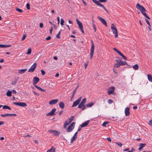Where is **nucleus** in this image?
<instances>
[{
  "mask_svg": "<svg viewBox=\"0 0 152 152\" xmlns=\"http://www.w3.org/2000/svg\"><path fill=\"white\" fill-rule=\"evenodd\" d=\"M113 50L116 52L119 55L121 53L120 51L118 50L117 49L115 48H113Z\"/></svg>",
  "mask_w": 152,
  "mask_h": 152,
  "instance_id": "obj_35",
  "label": "nucleus"
},
{
  "mask_svg": "<svg viewBox=\"0 0 152 152\" xmlns=\"http://www.w3.org/2000/svg\"><path fill=\"white\" fill-rule=\"evenodd\" d=\"M63 113V110H61V111H60V112L59 113V115H61Z\"/></svg>",
  "mask_w": 152,
  "mask_h": 152,
  "instance_id": "obj_59",
  "label": "nucleus"
},
{
  "mask_svg": "<svg viewBox=\"0 0 152 152\" xmlns=\"http://www.w3.org/2000/svg\"><path fill=\"white\" fill-rule=\"evenodd\" d=\"M56 148L54 146H53L49 150L47 151L46 152H55Z\"/></svg>",
  "mask_w": 152,
  "mask_h": 152,
  "instance_id": "obj_19",
  "label": "nucleus"
},
{
  "mask_svg": "<svg viewBox=\"0 0 152 152\" xmlns=\"http://www.w3.org/2000/svg\"><path fill=\"white\" fill-rule=\"evenodd\" d=\"M36 88H37V89H38L40 91H45V90L43 89H42V88H40V87L38 86L37 85H35L34 86Z\"/></svg>",
  "mask_w": 152,
  "mask_h": 152,
  "instance_id": "obj_26",
  "label": "nucleus"
},
{
  "mask_svg": "<svg viewBox=\"0 0 152 152\" xmlns=\"http://www.w3.org/2000/svg\"><path fill=\"white\" fill-rule=\"evenodd\" d=\"M113 71L115 73V74H117V69H115V68H113Z\"/></svg>",
  "mask_w": 152,
  "mask_h": 152,
  "instance_id": "obj_56",
  "label": "nucleus"
},
{
  "mask_svg": "<svg viewBox=\"0 0 152 152\" xmlns=\"http://www.w3.org/2000/svg\"><path fill=\"white\" fill-rule=\"evenodd\" d=\"M81 99L82 97H80L77 100L75 101L72 106V107L77 106L78 104L80 102Z\"/></svg>",
  "mask_w": 152,
  "mask_h": 152,
  "instance_id": "obj_8",
  "label": "nucleus"
},
{
  "mask_svg": "<svg viewBox=\"0 0 152 152\" xmlns=\"http://www.w3.org/2000/svg\"><path fill=\"white\" fill-rule=\"evenodd\" d=\"M92 0L96 4L102 7L107 13H109V12L107 10L103 4L100 3L99 2V1L100 2H106L107 1V0H99V1L96 0Z\"/></svg>",
  "mask_w": 152,
  "mask_h": 152,
  "instance_id": "obj_2",
  "label": "nucleus"
},
{
  "mask_svg": "<svg viewBox=\"0 0 152 152\" xmlns=\"http://www.w3.org/2000/svg\"><path fill=\"white\" fill-rule=\"evenodd\" d=\"M129 148H126V149H125L124 150V151H128L129 150Z\"/></svg>",
  "mask_w": 152,
  "mask_h": 152,
  "instance_id": "obj_63",
  "label": "nucleus"
},
{
  "mask_svg": "<svg viewBox=\"0 0 152 152\" xmlns=\"http://www.w3.org/2000/svg\"><path fill=\"white\" fill-rule=\"evenodd\" d=\"M58 101V99H52L49 102V104L50 105L55 104H57Z\"/></svg>",
  "mask_w": 152,
  "mask_h": 152,
  "instance_id": "obj_11",
  "label": "nucleus"
},
{
  "mask_svg": "<svg viewBox=\"0 0 152 152\" xmlns=\"http://www.w3.org/2000/svg\"><path fill=\"white\" fill-rule=\"evenodd\" d=\"M119 61L120 62L121 65H124L127 64V63L126 61H123L121 60H120Z\"/></svg>",
  "mask_w": 152,
  "mask_h": 152,
  "instance_id": "obj_30",
  "label": "nucleus"
},
{
  "mask_svg": "<svg viewBox=\"0 0 152 152\" xmlns=\"http://www.w3.org/2000/svg\"><path fill=\"white\" fill-rule=\"evenodd\" d=\"M39 27L41 28H42L43 27V25L42 23H41L39 24Z\"/></svg>",
  "mask_w": 152,
  "mask_h": 152,
  "instance_id": "obj_52",
  "label": "nucleus"
},
{
  "mask_svg": "<svg viewBox=\"0 0 152 152\" xmlns=\"http://www.w3.org/2000/svg\"><path fill=\"white\" fill-rule=\"evenodd\" d=\"M41 71L42 75H44L45 74V72L44 70H41Z\"/></svg>",
  "mask_w": 152,
  "mask_h": 152,
  "instance_id": "obj_49",
  "label": "nucleus"
},
{
  "mask_svg": "<svg viewBox=\"0 0 152 152\" xmlns=\"http://www.w3.org/2000/svg\"><path fill=\"white\" fill-rule=\"evenodd\" d=\"M50 133H52L54 135L56 136H58L59 134L58 132L56 131L53 130H49L48 131Z\"/></svg>",
  "mask_w": 152,
  "mask_h": 152,
  "instance_id": "obj_14",
  "label": "nucleus"
},
{
  "mask_svg": "<svg viewBox=\"0 0 152 152\" xmlns=\"http://www.w3.org/2000/svg\"><path fill=\"white\" fill-rule=\"evenodd\" d=\"M120 55L126 61L127 60V58L122 53H121L120 54Z\"/></svg>",
  "mask_w": 152,
  "mask_h": 152,
  "instance_id": "obj_38",
  "label": "nucleus"
},
{
  "mask_svg": "<svg viewBox=\"0 0 152 152\" xmlns=\"http://www.w3.org/2000/svg\"><path fill=\"white\" fill-rule=\"evenodd\" d=\"M16 10L17 11L19 12H20L21 13L23 12V10H22L19 9L18 8H16Z\"/></svg>",
  "mask_w": 152,
  "mask_h": 152,
  "instance_id": "obj_44",
  "label": "nucleus"
},
{
  "mask_svg": "<svg viewBox=\"0 0 152 152\" xmlns=\"http://www.w3.org/2000/svg\"><path fill=\"white\" fill-rule=\"evenodd\" d=\"M3 109H8L10 110L11 109L9 106L6 105H4L3 106Z\"/></svg>",
  "mask_w": 152,
  "mask_h": 152,
  "instance_id": "obj_31",
  "label": "nucleus"
},
{
  "mask_svg": "<svg viewBox=\"0 0 152 152\" xmlns=\"http://www.w3.org/2000/svg\"><path fill=\"white\" fill-rule=\"evenodd\" d=\"M64 21L63 20V19L62 18H61V25H63L64 24Z\"/></svg>",
  "mask_w": 152,
  "mask_h": 152,
  "instance_id": "obj_45",
  "label": "nucleus"
},
{
  "mask_svg": "<svg viewBox=\"0 0 152 152\" xmlns=\"http://www.w3.org/2000/svg\"><path fill=\"white\" fill-rule=\"evenodd\" d=\"M148 124L149 125L152 126V120H151L149 121Z\"/></svg>",
  "mask_w": 152,
  "mask_h": 152,
  "instance_id": "obj_50",
  "label": "nucleus"
},
{
  "mask_svg": "<svg viewBox=\"0 0 152 152\" xmlns=\"http://www.w3.org/2000/svg\"><path fill=\"white\" fill-rule=\"evenodd\" d=\"M84 105H84L83 104H82L81 103H80V104L78 105V107L79 108H81L82 107H83L84 106Z\"/></svg>",
  "mask_w": 152,
  "mask_h": 152,
  "instance_id": "obj_42",
  "label": "nucleus"
},
{
  "mask_svg": "<svg viewBox=\"0 0 152 152\" xmlns=\"http://www.w3.org/2000/svg\"><path fill=\"white\" fill-rule=\"evenodd\" d=\"M78 27L80 29L83 28V26L82 24H81L80 25H79Z\"/></svg>",
  "mask_w": 152,
  "mask_h": 152,
  "instance_id": "obj_54",
  "label": "nucleus"
},
{
  "mask_svg": "<svg viewBox=\"0 0 152 152\" xmlns=\"http://www.w3.org/2000/svg\"><path fill=\"white\" fill-rule=\"evenodd\" d=\"M98 19L100 20L102 23L105 25L106 26H107V25L106 21L103 18L100 16L97 17Z\"/></svg>",
  "mask_w": 152,
  "mask_h": 152,
  "instance_id": "obj_10",
  "label": "nucleus"
},
{
  "mask_svg": "<svg viewBox=\"0 0 152 152\" xmlns=\"http://www.w3.org/2000/svg\"><path fill=\"white\" fill-rule=\"evenodd\" d=\"M145 21L149 25V26L150 27L151 26V25H150V23L149 22V20H147V19H145Z\"/></svg>",
  "mask_w": 152,
  "mask_h": 152,
  "instance_id": "obj_48",
  "label": "nucleus"
},
{
  "mask_svg": "<svg viewBox=\"0 0 152 152\" xmlns=\"http://www.w3.org/2000/svg\"><path fill=\"white\" fill-rule=\"evenodd\" d=\"M94 104L93 103L91 102L86 104V106L87 107H90L94 105Z\"/></svg>",
  "mask_w": 152,
  "mask_h": 152,
  "instance_id": "obj_29",
  "label": "nucleus"
},
{
  "mask_svg": "<svg viewBox=\"0 0 152 152\" xmlns=\"http://www.w3.org/2000/svg\"><path fill=\"white\" fill-rule=\"evenodd\" d=\"M119 61H120V60H116L115 61L117 62V63L114 65V67L118 68L121 66L120 62Z\"/></svg>",
  "mask_w": 152,
  "mask_h": 152,
  "instance_id": "obj_18",
  "label": "nucleus"
},
{
  "mask_svg": "<svg viewBox=\"0 0 152 152\" xmlns=\"http://www.w3.org/2000/svg\"><path fill=\"white\" fill-rule=\"evenodd\" d=\"M1 116L2 117H4L6 116H10V114L8 113H6L4 114H1Z\"/></svg>",
  "mask_w": 152,
  "mask_h": 152,
  "instance_id": "obj_36",
  "label": "nucleus"
},
{
  "mask_svg": "<svg viewBox=\"0 0 152 152\" xmlns=\"http://www.w3.org/2000/svg\"><path fill=\"white\" fill-rule=\"evenodd\" d=\"M76 21L78 26L82 24V23L80 21H79L77 18L76 19Z\"/></svg>",
  "mask_w": 152,
  "mask_h": 152,
  "instance_id": "obj_41",
  "label": "nucleus"
},
{
  "mask_svg": "<svg viewBox=\"0 0 152 152\" xmlns=\"http://www.w3.org/2000/svg\"><path fill=\"white\" fill-rule=\"evenodd\" d=\"M59 106L62 109H64V107L65 104L64 102H60L59 103Z\"/></svg>",
  "mask_w": 152,
  "mask_h": 152,
  "instance_id": "obj_21",
  "label": "nucleus"
},
{
  "mask_svg": "<svg viewBox=\"0 0 152 152\" xmlns=\"http://www.w3.org/2000/svg\"><path fill=\"white\" fill-rule=\"evenodd\" d=\"M111 28L114 34H115V37L116 38L118 36V31L115 25L114 24H112L111 25Z\"/></svg>",
  "mask_w": 152,
  "mask_h": 152,
  "instance_id": "obj_3",
  "label": "nucleus"
},
{
  "mask_svg": "<svg viewBox=\"0 0 152 152\" xmlns=\"http://www.w3.org/2000/svg\"><path fill=\"white\" fill-rule=\"evenodd\" d=\"M26 36L25 34H24L23 35V37L22 38V40H23L25 39V38H26Z\"/></svg>",
  "mask_w": 152,
  "mask_h": 152,
  "instance_id": "obj_55",
  "label": "nucleus"
},
{
  "mask_svg": "<svg viewBox=\"0 0 152 152\" xmlns=\"http://www.w3.org/2000/svg\"><path fill=\"white\" fill-rule=\"evenodd\" d=\"M86 98H84L82 100L81 103L82 104H83L85 105V103H86Z\"/></svg>",
  "mask_w": 152,
  "mask_h": 152,
  "instance_id": "obj_40",
  "label": "nucleus"
},
{
  "mask_svg": "<svg viewBox=\"0 0 152 152\" xmlns=\"http://www.w3.org/2000/svg\"><path fill=\"white\" fill-rule=\"evenodd\" d=\"M75 124V122L72 123L66 129V131L67 132H72L74 128Z\"/></svg>",
  "mask_w": 152,
  "mask_h": 152,
  "instance_id": "obj_4",
  "label": "nucleus"
},
{
  "mask_svg": "<svg viewBox=\"0 0 152 152\" xmlns=\"http://www.w3.org/2000/svg\"><path fill=\"white\" fill-rule=\"evenodd\" d=\"M36 66L37 64L36 63H34L31 66L30 68L28 70V72H33L36 69Z\"/></svg>",
  "mask_w": 152,
  "mask_h": 152,
  "instance_id": "obj_7",
  "label": "nucleus"
},
{
  "mask_svg": "<svg viewBox=\"0 0 152 152\" xmlns=\"http://www.w3.org/2000/svg\"><path fill=\"white\" fill-rule=\"evenodd\" d=\"M12 93V91H10V90H8L6 93L7 96H11L12 95V94H11Z\"/></svg>",
  "mask_w": 152,
  "mask_h": 152,
  "instance_id": "obj_27",
  "label": "nucleus"
},
{
  "mask_svg": "<svg viewBox=\"0 0 152 152\" xmlns=\"http://www.w3.org/2000/svg\"><path fill=\"white\" fill-rule=\"evenodd\" d=\"M27 70V69H20L18 70V72L20 74H23Z\"/></svg>",
  "mask_w": 152,
  "mask_h": 152,
  "instance_id": "obj_20",
  "label": "nucleus"
},
{
  "mask_svg": "<svg viewBox=\"0 0 152 152\" xmlns=\"http://www.w3.org/2000/svg\"><path fill=\"white\" fill-rule=\"evenodd\" d=\"M94 45L93 43V42L92 41L91 43V48L90 50V58L91 59L92 58V57L93 56L94 53Z\"/></svg>",
  "mask_w": 152,
  "mask_h": 152,
  "instance_id": "obj_5",
  "label": "nucleus"
},
{
  "mask_svg": "<svg viewBox=\"0 0 152 152\" xmlns=\"http://www.w3.org/2000/svg\"><path fill=\"white\" fill-rule=\"evenodd\" d=\"M18 78L15 77L14 79V80L12 82V85H14L16 84V83L18 81Z\"/></svg>",
  "mask_w": 152,
  "mask_h": 152,
  "instance_id": "obj_23",
  "label": "nucleus"
},
{
  "mask_svg": "<svg viewBox=\"0 0 152 152\" xmlns=\"http://www.w3.org/2000/svg\"><path fill=\"white\" fill-rule=\"evenodd\" d=\"M56 109L55 108H54L51 110V111L48 113L46 115L47 116H53L54 115V113L56 111Z\"/></svg>",
  "mask_w": 152,
  "mask_h": 152,
  "instance_id": "obj_13",
  "label": "nucleus"
},
{
  "mask_svg": "<svg viewBox=\"0 0 152 152\" xmlns=\"http://www.w3.org/2000/svg\"><path fill=\"white\" fill-rule=\"evenodd\" d=\"M31 52V48H29L28 50V52L26 53L27 54H30Z\"/></svg>",
  "mask_w": 152,
  "mask_h": 152,
  "instance_id": "obj_39",
  "label": "nucleus"
},
{
  "mask_svg": "<svg viewBox=\"0 0 152 152\" xmlns=\"http://www.w3.org/2000/svg\"><path fill=\"white\" fill-rule=\"evenodd\" d=\"M51 38V37L50 36H49L48 37L46 38V40H49Z\"/></svg>",
  "mask_w": 152,
  "mask_h": 152,
  "instance_id": "obj_58",
  "label": "nucleus"
},
{
  "mask_svg": "<svg viewBox=\"0 0 152 152\" xmlns=\"http://www.w3.org/2000/svg\"><path fill=\"white\" fill-rule=\"evenodd\" d=\"M125 115L126 116H128L130 114L129 112V108L126 107L125 109Z\"/></svg>",
  "mask_w": 152,
  "mask_h": 152,
  "instance_id": "obj_15",
  "label": "nucleus"
},
{
  "mask_svg": "<svg viewBox=\"0 0 152 152\" xmlns=\"http://www.w3.org/2000/svg\"><path fill=\"white\" fill-rule=\"evenodd\" d=\"M76 92H75V91H73L72 94V96L71 99H72L74 98L75 95V94L76 93Z\"/></svg>",
  "mask_w": 152,
  "mask_h": 152,
  "instance_id": "obj_51",
  "label": "nucleus"
},
{
  "mask_svg": "<svg viewBox=\"0 0 152 152\" xmlns=\"http://www.w3.org/2000/svg\"><path fill=\"white\" fill-rule=\"evenodd\" d=\"M74 118V117L73 116H71L70 118H69L68 119L69 121V123H71L72 121L73 120Z\"/></svg>",
  "mask_w": 152,
  "mask_h": 152,
  "instance_id": "obj_32",
  "label": "nucleus"
},
{
  "mask_svg": "<svg viewBox=\"0 0 152 152\" xmlns=\"http://www.w3.org/2000/svg\"><path fill=\"white\" fill-rule=\"evenodd\" d=\"M115 143L120 147H121L122 145V144L120 142H116Z\"/></svg>",
  "mask_w": 152,
  "mask_h": 152,
  "instance_id": "obj_43",
  "label": "nucleus"
},
{
  "mask_svg": "<svg viewBox=\"0 0 152 152\" xmlns=\"http://www.w3.org/2000/svg\"><path fill=\"white\" fill-rule=\"evenodd\" d=\"M13 104L22 107H26L27 106L26 103L23 102H13Z\"/></svg>",
  "mask_w": 152,
  "mask_h": 152,
  "instance_id": "obj_6",
  "label": "nucleus"
},
{
  "mask_svg": "<svg viewBox=\"0 0 152 152\" xmlns=\"http://www.w3.org/2000/svg\"><path fill=\"white\" fill-rule=\"evenodd\" d=\"M92 24L93 27V28H96L95 25L94 24V22H92Z\"/></svg>",
  "mask_w": 152,
  "mask_h": 152,
  "instance_id": "obj_61",
  "label": "nucleus"
},
{
  "mask_svg": "<svg viewBox=\"0 0 152 152\" xmlns=\"http://www.w3.org/2000/svg\"><path fill=\"white\" fill-rule=\"evenodd\" d=\"M70 123H69V122L67 121H65V123L64 125V129H66L67 126Z\"/></svg>",
  "mask_w": 152,
  "mask_h": 152,
  "instance_id": "obj_22",
  "label": "nucleus"
},
{
  "mask_svg": "<svg viewBox=\"0 0 152 152\" xmlns=\"http://www.w3.org/2000/svg\"><path fill=\"white\" fill-rule=\"evenodd\" d=\"M88 61L86 62V63H85L84 65H85V69H86V67H87V66L88 65Z\"/></svg>",
  "mask_w": 152,
  "mask_h": 152,
  "instance_id": "obj_47",
  "label": "nucleus"
},
{
  "mask_svg": "<svg viewBox=\"0 0 152 152\" xmlns=\"http://www.w3.org/2000/svg\"><path fill=\"white\" fill-rule=\"evenodd\" d=\"M109 122L108 121H105L102 124V126L103 127H106V125L108 124Z\"/></svg>",
  "mask_w": 152,
  "mask_h": 152,
  "instance_id": "obj_34",
  "label": "nucleus"
},
{
  "mask_svg": "<svg viewBox=\"0 0 152 152\" xmlns=\"http://www.w3.org/2000/svg\"><path fill=\"white\" fill-rule=\"evenodd\" d=\"M10 116H11L12 115H13V116H16V114H10Z\"/></svg>",
  "mask_w": 152,
  "mask_h": 152,
  "instance_id": "obj_62",
  "label": "nucleus"
},
{
  "mask_svg": "<svg viewBox=\"0 0 152 152\" xmlns=\"http://www.w3.org/2000/svg\"><path fill=\"white\" fill-rule=\"evenodd\" d=\"M107 140L108 141L110 142L111 141V140L110 137H107Z\"/></svg>",
  "mask_w": 152,
  "mask_h": 152,
  "instance_id": "obj_60",
  "label": "nucleus"
},
{
  "mask_svg": "<svg viewBox=\"0 0 152 152\" xmlns=\"http://www.w3.org/2000/svg\"><path fill=\"white\" fill-rule=\"evenodd\" d=\"M89 120H88L86 122H84L83 124L80 125V126L81 128L84 127L86 126L89 124Z\"/></svg>",
  "mask_w": 152,
  "mask_h": 152,
  "instance_id": "obj_16",
  "label": "nucleus"
},
{
  "mask_svg": "<svg viewBox=\"0 0 152 152\" xmlns=\"http://www.w3.org/2000/svg\"><path fill=\"white\" fill-rule=\"evenodd\" d=\"M115 88L114 87L112 86L110 87L108 90L107 92V94L109 95H110L111 94H113H113V91L115 90Z\"/></svg>",
  "mask_w": 152,
  "mask_h": 152,
  "instance_id": "obj_9",
  "label": "nucleus"
},
{
  "mask_svg": "<svg viewBox=\"0 0 152 152\" xmlns=\"http://www.w3.org/2000/svg\"><path fill=\"white\" fill-rule=\"evenodd\" d=\"M11 46V45H4L0 44V48H4L7 47H9Z\"/></svg>",
  "mask_w": 152,
  "mask_h": 152,
  "instance_id": "obj_25",
  "label": "nucleus"
},
{
  "mask_svg": "<svg viewBox=\"0 0 152 152\" xmlns=\"http://www.w3.org/2000/svg\"><path fill=\"white\" fill-rule=\"evenodd\" d=\"M61 30L59 31L58 34L56 35V37L58 39L60 38V35L61 33Z\"/></svg>",
  "mask_w": 152,
  "mask_h": 152,
  "instance_id": "obj_37",
  "label": "nucleus"
},
{
  "mask_svg": "<svg viewBox=\"0 0 152 152\" xmlns=\"http://www.w3.org/2000/svg\"><path fill=\"white\" fill-rule=\"evenodd\" d=\"M146 145L145 143H140L139 146L140 147L138 148L139 151H141L143 148H144Z\"/></svg>",
  "mask_w": 152,
  "mask_h": 152,
  "instance_id": "obj_17",
  "label": "nucleus"
},
{
  "mask_svg": "<svg viewBox=\"0 0 152 152\" xmlns=\"http://www.w3.org/2000/svg\"><path fill=\"white\" fill-rule=\"evenodd\" d=\"M148 78L149 81L152 82V76L149 74L148 75Z\"/></svg>",
  "mask_w": 152,
  "mask_h": 152,
  "instance_id": "obj_28",
  "label": "nucleus"
},
{
  "mask_svg": "<svg viewBox=\"0 0 152 152\" xmlns=\"http://www.w3.org/2000/svg\"><path fill=\"white\" fill-rule=\"evenodd\" d=\"M77 137L73 136L71 139L70 142L71 143H72L74 141H75L77 139Z\"/></svg>",
  "mask_w": 152,
  "mask_h": 152,
  "instance_id": "obj_24",
  "label": "nucleus"
},
{
  "mask_svg": "<svg viewBox=\"0 0 152 152\" xmlns=\"http://www.w3.org/2000/svg\"><path fill=\"white\" fill-rule=\"evenodd\" d=\"M108 102L109 104H111L113 102V101L111 99H109L108 100Z\"/></svg>",
  "mask_w": 152,
  "mask_h": 152,
  "instance_id": "obj_57",
  "label": "nucleus"
},
{
  "mask_svg": "<svg viewBox=\"0 0 152 152\" xmlns=\"http://www.w3.org/2000/svg\"><path fill=\"white\" fill-rule=\"evenodd\" d=\"M79 83H78V84L77 85V87H76V88H75V89L74 90V91H75V92L76 91L77 89V88H78L79 86Z\"/></svg>",
  "mask_w": 152,
  "mask_h": 152,
  "instance_id": "obj_53",
  "label": "nucleus"
},
{
  "mask_svg": "<svg viewBox=\"0 0 152 152\" xmlns=\"http://www.w3.org/2000/svg\"><path fill=\"white\" fill-rule=\"evenodd\" d=\"M133 68L134 69L137 70L139 68V66L137 64H136L133 66Z\"/></svg>",
  "mask_w": 152,
  "mask_h": 152,
  "instance_id": "obj_33",
  "label": "nucleus"
},
{
  "mask_svg": "<svg viewBox=\"0 0 152 152\" xmlns=\"http://www.w3.org/2000/svg\"><path fill=\"white\" fill-rule=\"evenodd\" d=\"M39 78L37 77H35L33 80V84L34 86L39 81Z\"/></svg>",
  "mask_w": 152,
  "mask_h": 152,
  "instance_id": "obj_12",
  "label": "nucleus"
},
{
  "mask_svg": "<svg viewBox=\"0 0 152 152\" xmlns=\"http://www.w3.org/2000/svg\"><path fill=\"white\" fill-rule=\"evenodd\" d=\"M86 106L85 105H84V106H83V107H82V110H84L86 108Z\"/></svg>",
  "mask_w": 152,
  "mask_h": 152,
  "instance_id": "obj_64",
  "label": "nucleus"
},
{
  "mask_svg": "<svg viewBox=\"0 0 152 152\" xmlns=\"http://www.w3.org/2000/svg\"><path fill=\"white\" fill-rule=\"evenodd\" d=\"M136 7L137 9L139 10L142 13L144 16L145 17L147 18L148 19L150 20L151 19L146 14L145 12L146 11V10L143 6L140 5L139 3H138L136 5Z\"/></svg>",
  "mask_w": 152,
  "mask_h": 152,
  "instance_id": "obj_1",
  "label": "nucleus"
},
{
  "mask_svg": "<svg viewBox=\"0 0 152 152\" xmlns=\"http://www.w3.org/2000/svg\"><path fill=\"white\" fill-rule=\"evenodd\" d=\"M26 8L27 9L29 10L30 9V6L29 3H27L26 4Z\"/></svg>",
  "mask_w": 152,
  "mask_h": 152,
  "instance_id": "obj_46",
  "label": "nucleus"
}]
</instances>
